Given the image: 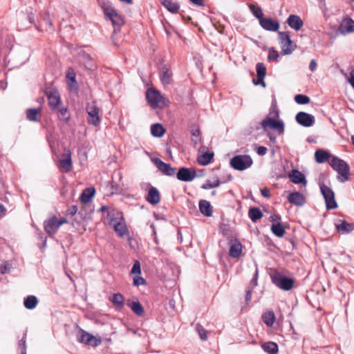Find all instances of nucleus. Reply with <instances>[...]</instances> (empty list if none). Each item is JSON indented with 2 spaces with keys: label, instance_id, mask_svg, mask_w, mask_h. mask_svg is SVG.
I'll use <instances>...</instances> for the list:
<instances>
[{
  "label": "nucleus",
  "instance_id": "obj_1",
  "mask_svg": "<svg viewBox=\"0 0 354 354\" xmlns=\"http://www.w3.org/2000/svg\"><path fill=\"white\" fill-rule=\"evenodd\" d=\"M261 126L272 142H275L276 138L270 133V129L278 135L283 133L285 124L283 121L279 119V111L275 102L272 103L268 115L261 121Z\"/></svg>",
  "mask_w": 354,
  "mask_h": 354
},
{
  "label": "nucleus",
  "instance_id": "obj_2",
  "mask_svg": "<svg viewBox=\"0 0 354 354\" xmlns=\"http://www.w3.org/2000/svg\"><path fill=\"white\" fill-rule=\"evenodd\" d=\"M107 219L110 226L120 237L129 235V230L121 212L112 210L108 212Z\"/></svg>",
  "mask_w": 354,
  "mask_h": 354
},
{
  "label": "nucleus",
  "instance_id": "obj_3",
  "mask_svg": "<svg viewBox=\"0 0 354 354\" xmlns=\"http://www.w3.org/2000/svg\"><path fill=\"white\" fill-rule=\"evenodd\" d=\"M329 165L337 172V178L339 182L344 183L349 179L350 167L344 160L337 156H333L329 160Z\"/></svg>",
  "mask_w": 354,
  "mask_h": 354
},
{
  "label": "nucleus",
  "instance_id": "obj_4",
  "mask_svg": "<svg viewBox=\"0 0 354 354\" xmlns=\"http://www.w3.org/2000/svg\"><path fill=\"white\" fill-rule=\"evenodd\" d=\"M146 96L153 108H163L169 104V101L158 91L153 88L147 90Z\"/></svg>",
  "mask_w": 354,
  "mask_h": 354
},
{
  "label": "nucleus",
  "instance_id": "obj_5",
  "mask_svg": "<svg viewBox=\"0 0 354 354\" xmlns=\"http://www.w3.org/2000/svg\"><path fill=\"white\" fill-rule=\"evenodd\" d=\"M103 10L106 17L111 21L114 26V31L116 32L117 28L119 29L124 23L123 17L110 5H104Z\"/></svg>",
  "mask_w": 354,
  "mask_h": 354
},
{
  "label": "nucleus",
  "instance_id": "obj_6",
  "mask_svg": "<svg viewBox=\"0 0 354 354\" xmlns=\"http://www.w3.org/2000/svg\"><path fill=\"white\" fill-rule=\"evenodd\" d=\"M272 283L283 290H290L294 284L292 279L287 277L278 272H274L271 274Z\"/></svg>",
  "mask_w": 354,
  "mask_h": 354
},
{
  "label": "nucleus",
  "instance_id": "obj_7",
  "mask_svg": "<svg viewBox=\"0 0 354 354\" xmlns=\"http://www.w3.org/2000/svg\"><path fill=\"white\" fill-rule=\"evenodd\" d=\"M252 162L250 156L238 155L231 159L230 165L236 170L243 171L250 167Z\"/></svg>",
  "mask_w": 354,
  "mask_h": 354
},
{
  "label": "nucleus",
  "instance_id": "obj_8",
  "mask_svg": "<svg viewBox=\"0 0 354 354\" xmlns=\"http://www.w3.org/2000/svg\"><path fill=\"white\" fill-rule=\"evenodd\" d=\"M66 222L64 218H58L56 216H52L44 221V230L49 236H53L57 233L59 227Z\"/></svg>",
  "mask_w": 354,
  "mask_h": 354
},
{
  "label": "nucleus",
  "instance_id": "obj_9",
  "mask_svg": "<svg viewBox=\"0 0 354 354\" xmlns=\"http://www.w3.org/2000/svg\"><path fill=\"white\" fill-rule=\"evenodd\" d=\"M320 191L324 198L326 208L328 209H335L337 207V203L335 199V194L332 189L326 185H320Z\"/></svg>",
  "mask_w": 354,
  "mask_h": 354
},
{
  "label": "nucleus",
  "instance_id": "obj_10",
  "mask_svg": "<svg viewBox=\"0 0 354 354\" xmlns=\"http://www.w3.org/2000/svg\"><path fill=\"white\" fill-rule=\"evenodd\" d=\"M77 337L80 342L91 346H97L102 342V340L100 337L93 336L82 329L79 330L77 334Z\"/></svg>",
  "mask_w": 354,
  "mask_h": 354
},
{
  "label": "nucleus",
  "instance_id": "obj_11",
  "mask_svg": "<svg viewBox=\"0 0 354 354\" xmlns=\"http://www.w3.org/2000/svg\"><path fill=\"white\" fill-rule=\"evenodd\" d=\"M279 43L281 45L282 53L283 55L291 54L295 48V45L291 41L289 35L287 32H279Z\"/></svg>",
  "mask_w": 354,
  "mask_h": 354
},
{
  "label": "nucleus",
  "instance_id": "obj_12",
  "mask_svg": "<svg viewBox=\"0 0 354 354\" xmlns=\"http://www.w3.org/2000/svg\"><path fill=\"white\" fill-rule=\"evenodd\" d=\"M86 112L88 113V122L89 124L97 127L100 124V117L99 115V109L95 104L93 102L91 104H88L86 106Z\"/></svg>",
  "mask_w": 354,
  "mask_h": 354
},
{
  "label": "nucleus",
  "instance_id": "obj_13",
  "mask_svg": "<svg viewBox=\"0 0 354 354\" xmlns=\"http://www.w3.org/2000/svg\"><path fill=\"white\" fill-rule=\"evenodd\" d=\"M296 121L304 127H311L315 122L313 115L306 112H299L296 115Z\"/></svg>",
  "mask_w": 354,
  "mask_h": 354
},
{
  "label": "nucleus",
  "instance_id": "obj_14",
  "mask_svg": "<svg viewBox=\"0 0 354 354\" xmlns=\"http://www.w3.org/2000/svg\"><path fill=\"white\" fill-rule=\"evenodd\" d=\"M196 176V172L194 169L180 168L177 173L178 179L182 181H192Z\"/></svg>",
  "mask_w": 354,
  "mask_h": 354
},
{
  "label": "nucleus",
  "instance_id": "obj_15",
  "mask_svg": "<svg viewBox=\"0 0 354 354\" xmlns=\"http://www.w3.org/2000/svg\"><path fill=\"white\" fill-rule=\"evenodd\" d=\"M59 167L65 171H71L72 168L71 153L68 149H65L59 160Z\"/></svg>",
  "mask_w": 354,
  "mask_h": 354
},
{
  "label": "nucleus",
  "instance_id": "obj_16",
  "mask_svg": "<svg viewBox=\"0 0 354 354\" xmlns=\"http://www.w3.org/2000/svg\"><path fill=\"white\" fill-rule=\"evenodd\" d=\"M288 176L290 181L295 184H302L304 185L307 184L305 176L297 169H292L288 173Z\"/></svg>",
  "mask_w": 354,
  "mask_h": 354
},
{
  "label": "nucleus",
  "instance_id": "obj_17",
  "mask_svg": "<svg viewBox=\"0 0 354 354\" xmlns=\"http://www.w3.org/2000/svg\"><path fill=\"white\" fill-rule=\"evenodd\" d=\"M243 245L237 240L230 241L229 254L232 258H238L242 254Z\"/></svg>",
  "mask_w": 354,
  "mask_h": 354
},
{
  "label": "nucleus",
  "instance_id": "obj_18",
  "mask_svg": "<svg viewBox=\"0 0 354 354\" xmlns=\"http://www.w3.org/2000/svg\"><path fill=\"white\" fill-rule=\"evenodd\" d=\"M287 23L292 29L296 31L299 30L304 25L301 17L296 15H290L287 19Z\"/></svg>",
  "mask_w": 354,
  "mask_h": 354
},
{
  "label": "nucleus",
  "instance_id": "obj_19",
  "mask_svg": "<svg viewBox=\"0 0 354 354\" xmlns=\"http://www.w3.org/2000/svg\"><path fill=\"white\" fill-rule=\"evenodd\" d=\"M156 166L160 170L162 173L168 176H172L175 173V170L172 168L169 164L165 163L159 158H155L153 160Z\"/></svg>",
  "mask_w": 354,
  "mask_h": 354
},
{
  "label": "nucleus",
  "instance_id": "obj_20",
  "mask_svg": "<svg viewBox=\"0 0 354 354\" xmlns=\"http://www.w3.org/2000/svg\"><path fill=\"white\" fill-rule=\"evenodd\" d=\"M256 69L257 73V81L254 80V83L257 85L260 84L263 87H265L266 84L263 81V79L266 74V68L263 64L258 63L256 66Z\"/></svg>",
  "mask_w": 354,
  "mask_h": 354
},
{
  "label": "nucleus",
  "instance_id": "obj_21",
  "mask_svg": "<svg viewBox=\"0 0 354 354\" xmlns=\"http://www.w3.org/2000/svg\"><path fill=\"white\" fill-rule=\"evenodd\" d=\"M48 104L52 109L57 108L60 103L59 95L56 90H50L47 93Z\"/></svg>",
  "mask_w": 354,
  "mask_h": 354
},
{
  "label": "nucleus",
  "instance_id": "obj_22",
  "mask_svg": "<svg viewBox=\"0 0 354 354\" xmlns=\"http://www.w3.org/2000/svg\"><path fill=\"white\" fill-rule=\"evenodd\" d=\"M339 30L342 34L354 32V21L350 18H345L340 24Z\"/></svg>",
  "mask_w": 354,
  "mask_h": 354
},
{
  "label": "nucleus",
  "instance_id": "obj_23",
  "mask_svg": "<svg viewBox=\"0 0 354 354\" xmlns=\"http://www.w3.org/2000/svg\"><path fill=\"white\" fill-rule=\"evenodd\" d=\"M260 24L264 29L270 31H277L279 28V24L269 18L260 19Z\"/></svg>",
  "mask_w": 354,
  "mask_h": 354
},
{
  "label": "nucleus",
  "instance_id": "obj_24",
  "mask_svg": "<svg viewBox=\"0 0 354 354\" xmlns=\"http://www.w3.org/2000/svg\"><path fill=\"white\" fill-rule=\"evenodd\" d=\"M288 200L290 203L298 206L303 205L306 202L304 196L299 192L290 194Z\"/></svg>",
  "mask_w": 354,
  "mask_h": 354
},
{
  "label": "nucleus",
  "instance_id": "obj_25",
  "mask_svg": "<svg viewBox=\"0 0 354 354\" xmlns=\"http://www.w3.org/2000/svg\"><path fill=\"white\" fill-rule=\"evenodd\" d=\"M160 79L163 85H168L172 81V73L171 70L167 67L163 66L160 73Z\"/></svg>",
  "mask_w": 354,
  "mask_h": 354
},
{
  "label": "nucleus",
  "instance_id": "obj_26",
  "mask_svg": "<svg viewBox=\"0 0 354 354\" xmlns=\"http://www.w3.org/2000/svg\"><path fill=\"white\" fill-rule=\"evenodd\" d=\"M335 227L338 232L342 233H349L354 229L353 225L346 221H339L335 223Z\"/></svg>",
  "mask_w": 354,
  "mask_h": 354
},
{
  "label": "nucleus",
  "instance_id": "obj_27",
  "mask_svg": "<svg viewBox=\"0 0 354 354\" xmlns=\"http://www.w3.org/2000/svg\"><path fill=\"white\" fill-rule=\"evenodd\" d=\"M75 73L72 68H68L66 73V79L68 81L70 89L72 91H76L77 88V82L75 79Z\"/></svg>",
  "mask_w": 354,
  "mask_h": 354
},
{
  "label": "nucleus",
  "instance_id": "obj_28",
  "mask_svg": "<svg viewBox=\"0 0 354 354\" xmlns=\"http://www.w3.org/2000/svg\"><path fill=\"white\" fill-rule=\"evenodd\" d=\"M333 156L328 152L322 149L317 150L315 153V160L319 163H323L327 160L329 161Z\"/></svg>",
  "mask_w": 354,
  "mask_h": 354
},
{
  "label": "nucleus",
  "instance_id": "obj_29",
  "mask_svg": "<svg viewBox=\"0 0 354 354\" xmlns=\"http://www.w3.org/2000/svg\"><path fill=\"white\" fill-rule=\"evenodd\" d=\"M147 201L153 205H156L159 203L160 195L158 191L156 188L152 187L149 189L147 196Z\"/></svg>",
  "mask_w": 354,
  "mask_h": 354
},
{
  "label": "nucleus",
  "instance_id": "obj_30",
  "mask_svg": "<svg viewBox=\"0 0 354 354\" xmlns=\"http://www.w3.org/2000/svg\"><path fill=\"white\" fill-rule=\"evenodd\" d=\"M199 209L201 212L205 216H210L212 214V206L207 201H201L199 203Z\"/></svg>",
  "mask_w": 354,
  "mask_h": 354
},
{
  "label": "nucleus",
  "instance_id": "obj_31",
  "mask_svg": "<svg viewBox=\"0 0 354 354\" xmlns=\"http://www.w3.org/2000/svg\"><path fill=\"white\" fill-rule=\"evenodd\" d=\"M261 347L268 354H277L278 352V345L272 342L264 343Z\"/></svg>",
  "mask_w": 354,
  "mask_h": 354
},
{
  "label": "nucleus",
  "instance_id": "obj_32",
  "mask_svg": "<svg viewBox=\"0 0 354 354\" xmlns=\"http://www.w3.org/2000/svg\"><path fill=\"white\" fill-rule=\"evenodd\" d=\"M38 304L37 298L34 295H29L25 298L24 305L26 308L32 310L34 309Z\"/></svg>",
  "mask_w": 354,
  "mask_h": 354
},
{
  "label": "nucleus",
  "instance_id": "obj_33",
  "mask_svg": "<svg viewBox=\"0 0 354 354\" xmlns=\"http://www.w3.org/2000/svg\"><path fill=\"white\" fill-rule=\"evenodd\" d=\"M160 3L169 12L176 13L179 9V6L176 3L171 1V0H159Z\"/></svg>",
  "mask_w": 354,
  "mask_h": 354
},
{
  "label": "nucleus",
  "instance_id": "obj_34",
  "mask_svg": "<svg viewBox=\"0 0 354 354\" xmlns=\"http://www.w3.org/2000/svg\"><path fill=\"white\" fill-rule=\"evenodd\" d=\"M165 131V129L159 123L153 124L151 126V133L154 137H162L164 135Z\"/></svg>",
  "mask_w": 354,
  "mask_h": 354
},
{
  "label": "nucleus",
  "instance_id": "obj_35",
  "mask_svg": "<svg viewBox=\"0 0 354 354\" xmlns=\"http://www.w3.org/2000/svg\"><path fill=\"white\" fill-rule=\"evenodd\" d=\"M213 158V153H203L200 154L197 158L198 162L201 165H207Z\"/></svg>",
  "mask_w": 354,
  "mask_h": 354
},
{
  "label": "nucleus",
  "instance_id": "obj_36",
  "mask_svg": "<svg viewBox=\"0 0 354 354\" xmlns=\"http://www.w3.org/2000/svg\"><path fill=\"white\" fill-rule=\"evenodd\" d=\"M271 231L278 237H282L285 234V228L280 223H273Z\"/></svg>",
  "mask_w": 354,
  "mask_h": 354
},
{
  "label": "nucleus",
  "instance_id": "obj_37",
  "mask_svg": "<svg viewBox=\"0 0 354 354\" xmlns=\"http://www.w3.org/2000/svg\"><path fill=\"white\" fill-rule=\"evenodd\" d=\"M262 319L263 322L268 326H272L274 322L275 317L274 314L272 311H268L266 312L262 315Z\"/></svg>",
  "mask_w": 354,
  "mask_h": 354
},
{
  "label": "nucleus",
  "instance_id": "obj_38",
  "mask_svg": "<svg viewBox=\"0 0 354 354\" xmlns=\"http://www.w3.org/2000/svg\"><path fill=\"white\" fill-rule=\"evenodd\" d=\"M94 194H95L94 189H92V188L86 189L82 194L81 201L84 203H88L91 200V198L93 197Z\"/></svg>",
  "mask_w": 354,
  "mask_h": 354
},
{
  "label": "nucleus",
  "instance_id": "obj_39",
  "mask_svg": "<svg viewBox=\"0 0 354 354\" xmlns=\"http://www.w3.org/2000/svg\"><path fill=\"white\" fill-rule=\"evenodd\" d=\"M40 112H41L40 108L28 109L26 111L27 118L30 121H34V122L37 121L38 120V115L40 113Z\"/></svg>",
  "mask_w": 354,
  "mask_h": 354
},
{
  "label": "nucleus",
  "instance_id": "obj_40",
  "mask_svg": "<svg viewBox=\"0 0 354 354\" xmlns=\"http://www.w3.org/2000/svg\"><path fill=\"white\" fill-rule=\"evenodd\" d=\"M220 185V181L218 178H214L212 180H207L203 185V189H209L214 187H217Z\"/></svg>",
  "mask_w": 354,
  "mask_h": 354
},
{
  "label": "nucleus",
  "instance_id": "obj_41",
  "mask_svg": "<svg viewBox=\"0 0 354 354\" xmlns=\"http://www.w3.org/2000/svg\"><path fill=\"white\" fill-rule=\"evenodd\" d=\"M249 216L253 222H256L263 216V214L259 208H251L249 210Z\"/></svg>",
  "mask_w": 354,
  "mask_h": 354
},
{
  "label": "nucleus",
  "instance_id": "obj_42",
  "mask_svg": "<svg viewBox=\"0 0 354 354\" xmlns=\"http://www.w3.org/2000/svg\"><path fill=\"white\" fill-rule=\"evenodd\" d=\"M131 310L137 315H141L144 313L142 305L138 301H133L130 304Z\"/></svg>",
  "mask_w": 354,
  "mask_h": 354
},
{
  "label": "nucleus",
  "instance_id": "obj_43",
  "mask_svg": "<svg viewBox=\"0 0 354 354\" xmlns=\"http://www.w3.org/2000/svg\"><path fill=\"white\" fill-rule=\"evenodd\" d=\"M295 101L299 104H306L310 102V98L306 95L298 94L295 96Z\"/></svg>",
  "mask_w": 354,
  "mask_h": 354
},
{
  "label": "nucleus",
  "instance_id": "obj_44",
  "mask_svg": "<svg viewBox=\"0 0 354 354\" xmlns=\"http://www.w3.org/2000/svg\"><path fill=\"white\" fill-rule=\"evenodd\" d=\"M192 140L194 142V145H196L201 141V131L198 128L193 129L192 130Z\"/></svg>",
  "mask_w": 354,
  "mask_h": 354
},
{
  "label": "nucleus",
  "instance_id": "obj_45",
  "mask_svg": "<svg viewBox=\"0 0 354 354\" xmlns=\"http://www.w3.org/2000/svg\"><path fill=\"white\" fill-rule=\"evenodd\" d=\"M111 301L115 305L121 307L124 304V297L120 294H115L113 296Z\"/></svg>",
  "mask_w": 354,
  "mask_h": 354
},
{
  "label": "nucleus",
  "instance_id": "obj_46",
  "mask_svg": "<svg viewBox=\"0 0 354 354\" xmlns=\"http://www.w3.org/2000/svg\"><path fill=\"white\" fill-rule=\"evenodd\" d=\"M59 118L60 120L68 122L69 120V116L67 115V109L62 108L59 109Z\"/></svg>",
  "mask_w": 354,
  "mask_h": 354
},
{
  "label": "nucleus",
  "instance_id": "obj_47",
  "mask_svg": "<svg viewBox=\"0 0 354 354\" xmlns=\"http://www.w3.org/2000/svg\"><path fill=\"white\" fill-rule=\"evenodd\" d=\"M140 273H141L140 264L138 261H135V263L131 268V274L140 275Z\"/></svg>",
  "mask_w": 354,
  "mask_h": 354
},
{
  "label": "nucleus",
  "instance_id": "obj_48",
  "mask_svg": "<svg viewBox=\"0 0 354 354\" xmlns=\"http://www.w3.org/2000/svg\"><path fill=\"white\" fill-rule=\"evenodd\" d=\"M145 283L146 281L145 280V279L139 275L135 276L133 277V285L136 286L144 285L145 284Z\"/></svg>",
  "mask_w": 354,
  "mask_h": 354
},
{
  "label": "nucleus",
  "instance_id": "obj_49",
  "mask_svg": "<svg viewBox=\"0 0 354 354\" xmlns=\"http://www.w3.org/2000/svg\"><path fill=\"white\" fill-rule=\"evenodd\" d=\"M279 57L278 53L273 48L269 50V55L268 56V60H277Z\"/></svg>",
  "mask_w": 354,
  "mask_h": 354
},
{
  "label": "nucleus",
  "instance_id": "obj_50",
  "mask_svg": "<svg viewBox=\"0 0 354 354\" xmlns=\"http://www.w3.org/2000/svg\"><path fill=\"white\" fill-rule=\"evenodd\" d=\"M12 268V263L9 261H6L1 266V274L9 272Z\"/></svg>",
  "mask_w": 354,
  "mask_h": 354
},
{
  "label": "nucleus",
  "instance_id": "obj_51",
  "mask_svg": "<svg viewBox=\"0 0 354 354\" xmlns=\"http://www.w3.org/2000/svg\"><path fill=\"white\" fill-rule=\"evenodd\" d=\"M256 151L259 156H264L267 153L268 149L266 147L261 146L257 147Z\"/></svg>",
  "mask_w": 354,
  "mask_h": 354
},
{
  "label": "nucleus",
  "instance_id": "obj_52",
  "mask_svg": "<svg viewBox=\"0 0 354 354\" xmlns=\"http://www.w3.org/2000/svg\"><path fill=\"white\" fill-rule=\"evenodd\" d=\"M269 220L273 223H280L281 216L279 215H272L270 216Z\"/></svg>",
  "mask_w": 354,
  "mask_h": 354
},
{
  "label": "nucleus",
  "instance_id": "obj_53",
  "mask_svg": "<svg viewBox=\"0 0 354 354\" xmlns=\"http://www.w3.org/2000/svg\"><path fill=\"white\" fill-rule=\"evenodd\" d=\"M348 82L354 89V70L350 73V76L348 77Z\"/></svg>",
  "mask_w": 354,
  "mask_h": 354
},
{
  "label": "nucleus",
  "instance_id": "obj_54",
  "mask_svg": "<svg viewBox=\"0 0 354 354\" xmlns=\"http://www.w3.org/2000/svg\"><path fill=\"white\" fill-rule=\"evenodd\" d=\"M317 67V63L315 59H312L309 64V68L311 71H315Z\"/></svg>",
  "mask_w": 354,
  "mask_h": 354
},
{
  "label": "nucleus",
  "instance_id": "obj_55",
  "mask_svg": "<svg viewBox=\"0 0 354 354\" xmlns=\"http://www.w3.org/2000/svg\"><path fill=\"white\" fill-rule=\"evenodd\" d=\"M261 194L264 197H269L270 196V190L267 188L261 189Z\"/></svg>",
  "mask_w": 354,
  "mask_h": 354
},
{
  "label": "nucleus",
  "instance_id": "obj_56",
  "mask_svg": "<svg viewBox=\"0 0 354 354\" xmlns=\"http://www.w3.org/2000/svg\"><path fill=\"white\" fill-rule=\"evenodd\" d=\"M198 333L200 335L201 339H203V340L206 339L207 335H206L205 331L203 329H201V330L198 329Z\"/></svg>",
  "mask_w": 354,
  "mask_h": 354
},
{
  "label": "nucleus",
  "instance_id": "obj_57",
  "mask_svg": "<svg viewBox=\"0 0 354 354\" xmlns=\"http://www.w3.org/2000/svg\"><path fill=\"white\" fill-rule=\"evenodd\" d=\"M254 13L258 18H260L263 15L262 11L260 8H257L256 11H254Z\"/></svg>",
  "mask_w": 354,
  "mask_h": 354
},
{
  "label": "nucleus",
  "instance_id": "obj_58",
  "mask_svg": "<svg viewBox=\"0 0 354 354\" xmlns=\"http://www.w3.org/2000/svg\"><path fill=\"white\" fill-rule=\"evenodd\" d=\"M190 1L198 6H201L203 4V0H190Z\"/></svg>",
  "mask_w": 354,
  "mask_h": 354
},
{
  "label": "nucleus",
  "instance_id": "obj_59",
  "mask_svg": "<svg viewBox=\"0 0 354 354\" xmlns=\"http://www.w3.org/2000/svg\"><path fill=\"white\" fill-rule=\"evenodd\" d=\"M257 274H258V272L257 271H256V273L254 274V277L252 279V282L254 283V285L256 286L257 285Z\"/></svg>",
  "mask_w": 354,
  "mask_h": 354
},
{
  "label": "nucleus",
  "instance_id": "obj_60",
  "mask_svg": "<svg viewBox=\"0 0 354 354\" xmlns=\"http://www.w3.org/2000/svg\"><path fill=\"white\" fill-rule=\"evenodd\" d=\"M108 209H109V207L107 206H103L99 209V211L105 212V211H107Z\"/></svg>",
  "mask_w": 354,
  "mask_h": 354
},
{
  "label": "nucleus",
  "instance_id": "obj_61",
  "mask_svg": "<svg viewBox=\"0 0 354 354\" xmlns=\"http://www.w3.org/2000/svg\"><path fill=\"white\" fill-rule=\"evenodd\" d=\"M246 299H247L248 301H249V300H250V299H251V292H250V291H248V292H247V295H246Z\"/></svg>",
  "mask_w": 354,
  "mask_h": 354
},
{
  "label": "nucleus",
  "instance_id": "obj_62",
  "mask_svg": "<svg viewBox=\"0 0 354 354\" xmlns=\"http://www.w3.org/2000/svg\"><path fill=\"white\" fill-rule=\"evenodd\" d=\"M151 228H152V230H153V234L156 236V228H155V225H154L153 224H152V225H151Z\"/></svg>",
  "mask_w": 354,
  "mask_h": 354
},
{
  "label": "nucleus",
  "instance_id": "obj_63",
  "mask_svg": "<svg viewBox=\"0 0 354 354\" xmlns=\"http://www.w3.org/2000/svg\"><path fill=\"white\" fill-rule=\"evenodd\" d=\"M21 354H26V348H24L21 350Z\"/></svg>",
  "mask_w": 354,
  "mask_h": 354
},
{
  "label": "nucleus",
  "instance_id": "obj_64",
  "mask_svg": "<svg viewBox=\"0 0 354 354\" xmlns=\"http://www.w3.org/2000/svg\"><path fill=\"white\" fill-rule=\"evenodd\" d=\"M351 140H352V142H353V144L354 145V136H353L351 137Z\"/></svg>",
  "mask_w": 354,
  "mask_h": 354
}]
</instances>
